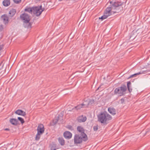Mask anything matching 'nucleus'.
Returning a JSON list of instances; mask_svg holds the SVG:
<instances>
[{
	"label": "nucleus",
	"instance_id": "c756f323",
	"mask_svg": "<svg viewBox=\"0 0 150 150\" xmlns=\"http://www.w3.org/2000/svg\"><path fill=\"white\" fill-rule=\"evenodd\" d=\"M145 134L149 135L150 134V129H146Z\"/></svg>",
	"mask_w": 150,
	"mask_h": 150
},
{
	"label": "nucleus",
	"instance_id": "a878e982",
	"mask_svg": "<svg viewBox=\"0 0 150 150\" xmlns=\"http://www.w3.org/2000/svg\"><path fill=\"white\" fill-rule=\"evenodd\" d=\"M18 120H19V121H20V122H21V123L22 124H23V123H24L25 121H24V120L22 117H18Z\"/></svg>",
	"mask_w": 150,
	"mask_h": 150
},
{
	"label": "nucleus",
	"instance_id": "4be33fe9",
	"mask_svg": "<svg viewBox=\"0 0 150 150\" xmlns=\"http://www.w3.org/2000/svg\"><path fill=\"white\" fill-rule=\"evenodd\" d=\"M10 1H3V5L5 6H8L10 4Z\"/></svg>",
	"mask_w": 150,
	"mask_h": 150
},
{
	"label": "nucleus",
	"instance_id": "f8f14e48",
	"mask_svg": "<svg viewBox=\"0 0 150 150\" xmlns=\"http://www.w3.org/2000/svg\"><path fill=\"white\" fill-rule=\"evenodd\" d=\"M1 18L3 20L4 23L5 24L8 23V18L7 15L6 14L2 15L1 16Z\"/></svg>",
	"mask_w": 150,
	"mask_h": 150
},
{
	"label": "nucleus",
	"instance_id": "393cba45",
	"mask_svg": "<svg viewBox=\"0 0 150 150\" xmlns=\"http://www.w3.org/2000/svg\"><path fill=\"white\" fill-rule=\"evenodd\" d=\"M94 100L93 99H91L90 100V101L88 102V104H86L87 105V106L88 105H92L93 104H94Z\"/></svg>",
	"mask_w": 150,
	"mask_h": 150
},
{
	"label": "nucleus",
	"instance_id": "cd10ccee",
	"mask_svg": "<svg viewBox=\"0 0 150 150\" xmlns=\"http://www.w3.org/2000/svg\"><path fill=\"white\" fill-rule=\"evenodd\" d=\"M125 98H122L120 99V101L121 103V104H123L124 103V102L125 101Z\"/></svg>",
	"mask_w": 150,
	"mask_h": 150
},
{
	"label": "nucleus",
	"instance_id": "f257e3e1",
	"mask_svg": "<svg viewBox=\"0 0 150 150\" xmlns=\"http://www.w3.org/2000/svg\"><path fill=\"white\" fill-rule=\"evenodd\" d=\"M109 1L111 4L106 8L104 11V14H106L109 16L114 14L115 13H118L119 12V10H117L118 7L119 8H121L120 10L122 9V3L121 2L119 1H116L114 2L110 1Z\"/></svg>",
	"mask_w": 150,
	"mask_h": 150
},
{
	"label": "nucleus",
	"instance_id": "6e6552de",
	"mask_svg": "<svg viewBox=\"0 0 150 150\" xmlns=\"http://www.w3.org/2000/svg\"><path fill=\"white\" fill-rule=\"evenodd\" d=\"M63 116V113L61 112L60 115H59L57 116V118L54 119L52 120V125H54L59 120L62 119V117Z\"/></svg>",
	"mask_w": 150,
	"mask_h": 150
},
{
	"label": "nucleus",
	"instance_id": "a211bd4d",
	"mask_svg": "<svg viewBox=\"0 0 150 150\" xmlns=\"http://www.w3.org/2000/svg\"><path fill=\"white\" fill-rule=\"evenodd\" d=\"M18 120L16 119L12 118L10 120V122L12 125H16L18 124Z\"/></svg>",
	"mask_w": 150,
	"mask_h": 150
},
{
	"label": "nucleus",
	"instance_id": "9d476101",
	"mask_svg": "<svg viewBox=\"0 0 150 150\" xmlns=\"http://www.w3.org/2000/svg\"><path fill=\"white\" fill-rule=\"evenodd\" d=\"M64 137L67 139H69L72 137V134L69 131L65 132L63 134Z\"/></svg>",
	"mask_w": 150,
	"mask_h": 150
},
{
	"label": "nucleus",
	"instance_id": "7ed1b4c3",
	"mask_svg": "<svg viewBox=\"0 0 150 150\" xmlns=\"http://www.w3.org/2000/svg\"><path fill=\"white\" fill-rule=\"evenodd\" d=\"M30 16L28 14L24 13L20 15L21 20L23 21V25L25 28H29L31 27L32 23L30 22Z\"/></svg>",
	"mask_w": 150,
	"mask_h": 150
},
{
	"label": "nucleus",
	"instance_id": "6ab92c4d",
	"mask_svg": "<svg viewBox=\"0 0 150 150\" xmlns=\"http://www.w3.org/2000/svg\"><path fill=\"white\" fill-rule=\"evenodd\" d=\"M131 82L130 81H128L127 83V87L129 93H131L132 91V89L131 88Z\"/></svg>",
	"mask_w": 150,
	"mask_h": 150
},
{
	"label": "nucleus",
	"instance_id": "473e14b6",
	"mask_svg": "<svg viewBox=\"0 0 150 150\" xmlns=\"http://www.w3.org/2000/svg\"><path fill=\"white\" fill-rule=\"evenodd\" d=\"M4 130L5 131H9V129L8 128H6L4 129Z\"/></svg>",
	"mask_w": 150,
	"mask_h": 150
},
{
	"label": "nucleus",
	"instance_id": "39448f33",
	"mask_svg": "<svg viewBox=\"0 0 150 150\" xmlns=\"http://www.w3.org/2000/svg\"><path fill=\"white\" fill-rule=\"evenodd\" d=\"M82 134H76L75 135L74 138V141L75 144H79L82 143V140L84 142L87 141L88 140L87 136H85L84 138Z\"/></svg>",
	"mask_w": 150,
	"mask_h": 150
},
{
	"label": "nucleus",
	"instance_id": "f3484780",
	"mask_svg": "<svg viewBox=\"0 0 150 150\" xmlns=\"http://www.w3.org/2000/svg\"><path fill=\"white\" fill-rule=\"evenodd\" d=\"M16 12V10L15 9H12L9 12V17H13L15 14Z\"/></svg>",
	"mask_w": 150,
	"mask_h": 150
},
{
	"label": "nucleus",
	"instance_id": "b1692460",
	"mask_svg": "<svg viewBox=\"0 0 150 150\" xmlns=\"http://www.w3.org/2000/svg\"><path fill=\"white\" fill-rule=\"evenodd\" d=\"M108 16H108L107 15H106V14H105L104 15L102 16L101 17H99V19H101L102 20H103V19H106L107 18Z\"/></svg>",
	"mask_w": 150,
	"mask_h": 150
},
{
	"label": "nucleus",
	"instance_id": "c85d7f7f",
	"mask_svg": "<svg viewBox=\"0 0 150 150\" xmlns=\"http://www.w3.org/2000/svg\"><path fill=\"white\" fill-rule=\"evenodd\" d=\"M67 128L68 129L71 130H74L73 127L71 125H68L67 126Z\"/></svg>",
	"mask_w": 150,
	"mask_h": 150
},
{
	"label": "nucleus",
	"instance_id": "2f4dec72",
	"mask_svg": "<svg viewBox=\"0 0 150 150\" xmlns=\"http://www.w3.org/2000/svg\"><path fill=\"white\" fill-rule=\"evenodd\" d=\"M3 48V46L0 45V51Z\"/></svg>",
	"mask_w": 150,
	"mask_h": 150
},
{
	"label": "nucleus",
	"instance_id": "9b49d317",
	"mask_svg": "<svg viewBox=\"0 0 150 150\" xmlns=\"http://www.w3.org/2000/svg\"><path fill=\"white\" fill-rule=\"evenodd\" d=\"M87 107V105L83 103L82 104H80L77 106L75 107L74 108H75L76 110L80 109L82 108H86Z\"/></svg>",
	"mask_w": 150,
	"mask_h": 150
},
{
	"label": "nucleus",
	"instance_id": "412c9836",
	"mask_svg": "<svg viewBox=\"0 0 150 150\" xmlns=\"http://www.w3.org/2000/svg\"><path fill=\"white\" fill-rule=\"evenodd\" d=\"M25 11L28 12L29 13L32 14L33 13V7L32 8L28 7H27L24 9Z\"/></svg>",
	"mask_w": 150,
	"mask_h": 150
},
{
	"label": "nucleus",
	"instance_id": "4468645a",
	"mask_svg": "<svg viewBox=\"0 0 150 150\" xmlns=\"http://www.w3.org/2000/svg\"><path fill=\"white\" fill-rule=\"evenodd\" d=\"M86 120V116L82 115L79 116L77 119L78 121L79 122H85Z\"/></svg>",
	"mask_w": 150,
	"mask_h": 150
},
{
	"label": "nucleus",
	"instance_id": "2eb2a0df",
	"mask_svg": "<svg viewBox=\"0 0 150 150\" xmlns=\"http://www.w3.org/2000/svg\"><path fill=\"white\" fill-rule=\"evenodd\" d=\"M108 112L112 115H114L116 114V110L113 107H109L108 108Z\"/></svg>",
	"mask_w": 150,
	"mask_h": 150
},
{
	"label": "nucleus",
	"instance_id": "f03ea898",
	"mask_svg": "<svg viewBox=\"0 0 150 150\" xmlns=\"http://www.w3.org/2000/svg\"><path fill=\"white\" fill-rule=\"evenodd\" d=\"M98 120L101 123L106 125L108 123V121L112 119L111 116L106 112H101L98 116Z\"/></svg>",
	"mask_w": 150,
	"mask_h": 150
},
{
	"label": "nucleus",
	"instance_id": "1a4fd4ad",
	"mask_svg": "<svg viewBox=\"0 0 150 150\" xmlns=\"http://www.w3.org/2000/svg\"><path fill=\"white\" fill-rule=\"evenodd\" d=\"M77 130L79 133L80 134H82L83 136V137L85 138V136H87L84 133V130L83 128L81 126H78L77 127Z\"/></svg>",
	"mask_w": 150,
	"mask_h": 150
},
{
	"label": "nucleus",
	"instance_id": "7c9ffc66",
	"mask_svg": "<svg viewBox=\"0 0 150 150\" xmlns=\"http://www.w3.org/2000/svg\"><path fill=\"white\" fill-rule=\"evenodd\" d=\"M16 4H19L21 2V1H13Z\"/></svg>",
	"mask_w": 150,
	"mask_h": 150
},
{
	"label": "nucleus",
	"instance_id": "5701e85b",
	"mask_svg": "<svg viewBox=\"0 0 150 150\" xmlns=\"http://www.w3.org/2000/svg\"><path fill=\"white\" fill-rule=\"evenodd\" d=\"M143 73V71H140L138 73H137L135 74H134L131 75L129 77L128 79H129L130 78H131L133 77H135L137 75H139L140 74H141Z\"/></svg>",
	"mask_w": 150,
	"mask_h": 150
},
{
	"label": "nucleus",
	"instance_id": "72a5a7b5",
	"mask_svg": "<svg viewBox=\"0 0 150 150\" xmlns=\"http://www.w3.org/2000/svg\"><path fill=\"white\" fill-rule=\"evenodd\" d=\"M99 88V87L97 89H98Z\"/></svg>",
	"mask_w": 150,
	"mask_h": 150
},
{
	"label": "nucleus",
	"instance_id": "ddd939ff",
	"mask_svg": "<svg viewBox=\"0 0 150 150\" xmlns=\"http://www.w3.org/2000/svg\"><path fill=\"white\" fill-rule=\"evenodd\" d=\"M15 113L20 115H22L23 116H25L26 115V112H24L23 111L18 109L16 110L15 112Z\"/></svg>",
	"mask_w": 150,
	"mask_h": 150
},
{
	"label": "nucleus",
	"instance_id": "0eeeda50",
	"mask_svg": "<svg viewBox=\"0 0 150 150\" xmlns=\"http://www.w3.org/2000/svg\"><path fill=\"white\" fill-rule=\"evenodd\" d=\"M43 11V10L42 9V6L40 7H33V13L37 16H39Z\"/></svg>",
	"mask_w": 150,
	"mask_h": 150
},
{
	"label": "nucleus",
	"instance_id": "dca6fc26",
	"mask_svg": "<svg viewBox=\"0 0 150 150\" xmlns=\"http://www.w3.org/2000/svg\"><path fill=\"white\" fill-rule=\"evenodd\" d=\"M50 146L51 150H56L58 149L57 144L54 143L52 142L50 145Z\"/></svg>",
	"mask_w": 150,
	"mask_h": 150
},
{
	"label": "nucleus",
	"instance_id": "423d86ee",
	"mask_svg": "<svg viewBox=\"0 0 150 150\" xmlns=\"http://www.w3.org/2000/svg\"><path fill=\"white\" fill-rule=\"evenodd\" d=\"M44 126L42 124H40L38 125L37 129L38 132L36 135L35 139L38 140L40 137V135L42 134L44 131Z\"/></svg>",
	"mask_w": 150,
	"mask_h": 150
},
{
	"label": "nucleus",
	"instance_id": "aec40b11",
	"mask_svg": "<svg viewBox=\"0 0 150 150\" xmlns=\"http://www.w3.org/2000/svg\"><path fill=\"white\" fill-rule=\"evenodd\" d=\"M58 141L62 146H63L65 144V141L64 139L62 137H60L58 138Z\"/></svg>",
	"mask_w": 150,
	"mask_h": 150
},
{
	"label": "nucleus",
	"instance_id": "20e7f679",
	"mask_svg": "<svg viewBox=\"0 0 150 150\" xmlns=\"http://www.w3.org/2000/svg\"><path fill=\"white\" fill-rule=\"evenodd\" d=\"M127 90V87L125 85H122L120 87L116 88L114 91V94H118L121 96L125 94Z\"/></svg>",
	"mask_w": 150,
	"mask_h": 150
},
{
	"label": "nucleus",
	"instance_id": "bb28decb",
	"mask_svg": "<svg viewBox=\"0 0 150 150\" xmlns=\"http://www.w3.org/2000/svg\"><path fill=\"white\" fill-rule=\"evenodd\" d=\"M98 125L94 126L93 127V129L94 131H97L98 129Z\"/></svg>",
	"mask_w": 150,
	"mask_h": 150
}]
</instances>
